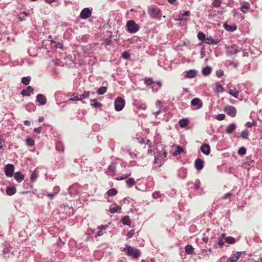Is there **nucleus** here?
<instances>
[{
  "label": "nucleus",
  "mask_w": 262,
  "mask_h": 262,
  "mask_svg": "<svg viewBox=\"0 0 262 262\" xmlns=\"http://www.w3.org/2000/svg\"><path fill=\"white\" fill-rule=\"evenodd\" d=\"M14 166L13 164H8L6 165L5 168V172L6 175L8 177H12L14 173Z\"/></svg>",
  "instance_id": "6"
},
{
  "label": "nucleus",
  "mask_w": 262,
  "mask_h": 262,
  "mask_svg": "<svg viewBox=\"0 0 262 262\" xmlns=\"http://www.w3.org/2000/svg\"><path fill=\"white\" fill-rule=\"evenodd\" d=\"M233 195V193H232L231 192H228L224 195V196L223 197V199L226 200V199H229Z\"/></svg>",
  "instance_id": "44"
},
{
  "label": "nucleus",
  "mask_w": 262,
  "mask_h": 262,
  "mask_svg": "<svg viewBox=\"0 0 262 262\" xmlns=\"http://www.w3.org/2000/svg\"><path fill=\"white\" fill-rule=\"evenodd\" d=\"M161 196V194L160 192H155L152 194V196L154 199H157Z\"/></svg>",
  "instance_id": "49"
},
{
  "label": "nucleus",
  "mask_w": 262,
  "mask_h": 262,
  "mask_svg": "<svg viewBox=\"0 0 262 262\" xmlns=\"http://www.w3.org/2000/svg\"><path fill=\"white\" fill-rule=\"evenodd\" d=\"M107 227H108L107 225L99 226L98 228V229H99V231L97 232L95 236L97 237V236H99L102 235L103 234V230L106 229Z\"/></svg>",
  "instance_id": "22"
},
{
  "label": "nucleus",
  "mask_w": 262,
  "mask_h": 262,
  "mask_svg": "<svg viewBox=\"0 0 262 262\" xmlns=\"http://www.w3.org/2000/svg\"><path fill=\"white\" fill-rule=\"evenodd\" d=\"M154 83L152 80L151 79V78H146L145 79V83L147 85H151V84H152Z\"/></svg>",
  "instance_id": "45"
},
{
  "label": "nucleus",
  "mask_w": 262,
  "mask_h": 262,
  "mask_svg": "<svg viewBox=\"0 0 262 262\" xmlns=\"http://www.w3.org/2000/svg\"><path fill=\"white\" fill-rule=\"evenodd\" d=\"M6 192L7 195H12L16 193V189L14 187H8Z\"/></svg>",
  "instance_id": "19"
},
{
  "label": "nucleus",
  "mask_w": 262,
  "mask_h": 262,
  "mask_svg": "<svg viewBox=\"0 0 262 262\" xmlns=\"http://www.w3.org/2000/svg\"><path fill=\"white\" fill-rule=\"evenodd\" d=\"M222 4L221 0H213L212 3V5L214 7H219Z\"/></svg>",
  "instance_id": "39"
},
{
  "label": "nucleus",
  "mask_w": 262,
  "mask_h": 262,
  "mask_svg": "<svg viewBox=\"0 0 262 262\" xmlns=\"http://www.w3.org/2000/svg\"><path fill=\"white\" fill-rule=\"evenodd\" d=\"M237 153L239 155L244 156L246 153V149L244 147H241L238 149Z\"/></svg>",
  "instance_id": "37"
},
{
  "label": "nucleus",
  "mask_w": 262,
  "mask_h": 262,
  "mask_svg": "<svg viewBox=\"0 0 262 262\" xmlns=\"http://www.w3.org/2000/svg\"><path fill=\"white\" fill-rule=\"evenodd\" d=\"M108 169H109L110 170H111V171H114V170H115V167H114V166H110L108 167Z\"/></svg>",
  "instance_id": "62"
},
{
  "label": "nucleus",
  "mask_w": 262,
  "mask_h": 262,
  "mask_svg": "<svg viewBox=\"0 0 262 262\" xmlns=\"http://www.w3.org/2000/svg\"><path fill=\"white\" fill-rule=\"evenodd\" d=\"M184 151V149L181 146L178 145L176 147V149L174 152V155H178Z\"/></svg>",
  "instance_id": "33"
},
{
  "label": "nucleus",
  "mask_w": 262,
  "mask_h": 262,
  "mask_svg": "<svg viewBox=\"0 0 262 262\" xmlns=\"http://www.w3.org/2000/svg\"><path fill=\"white\" fill-rule=\"evenodd\" d=\"M224 111L226 114L232 117L235 116L236 114V108L232 105H227L225 107Z\"/></svg>",
  "instance_id": "5"
},
{
  "label": "nucleus",
  "mask_w": 262,
  "mask_h": 262,
  "mask_svg": "<svg viewBox=\"0 0 262 262\" xmlns=\"http://www.w3.org/2000/svg\"><path fill=\"white\" fill-rule=\"evenodd\" d=\"M225 115L224 114H220L219 115H217L216 118L218 120H223V119H225Z\"/></svg>",
  "instance_id": "51"
},
{
  "label": "nucleus",
  "mask_w": 262,
  "mask_h": 262,
  "mask_svg": "<svg viewBox=\"0 0 262 262\" xmlns=\"http://www.w3.org/2000/svg\"><path fill=\"white\" fill-rule=\"evenodd\" d=\"M228 51L232 54H234L237 52V49L236 45H233L228 48Z\"/></svg>",
  "instance_id": "25"
},
{
  "label": "nucleus",
  "mask_w": 262,
  "mask_h": 262,
  "mask_svg": "<svg viewBox=\"0 0 262 262\" xmlns=\"http://www.w3.org/2000/svg\"><path fill=\"white\" fill-rule=\"evenodd\" d=\"M126 250L128 256H132L135 258H137L140 256L141 252L138 249H135L131 246H127Z\"/></svg>",
  "instance_id": "2"
},
{
  "label": "nucleus",
  "mask_w": 262,
  "mask_h": 262,
  "mask_svg": "<svg viewBox=\"0 0 262 262\" xmlns=\"http://www.w3.org/2000/svg\"><path fill=\"white\" fill-rule=\"evenodd\" d=\"M55 47H56V48L62 49L63 47L62 44L61 43L58 42L57 43H56Z\"/></svg>",
  "instance_id": "55"
},
{
  "label": "nucleus",
  "mask_w": 262,
  "mask_h": 262,
  "mask_svg": "<svg viewBox=\"0 0 262 262\" xmlns=\"http://www.w3.org/2000/svg\"><path fill=\"white\" fill-rule=\"evenodd\" d=\"M216 75L218 77H221L224 75V72L220 70L216 72Z\"/></svg>",
  "instance_id": "54"
},
{
  "label": "nucleus",
  "mask_w": 262,
  "mask_h": 262,
  "mask_svg": "<svg viewBox=\"0 0 262 262\" xmlns=\"http://www.w3.org/2000/svg\"><path fill=\"white\" fill-rule=\"evenodd\" d=\"M194 186L195 188H196V189L199 188L200 186V182H198L196 183H195Z\"/></svg>",
  "instance_id": "58"
},
{
  "label": "nucleus",
  "mask_w": 262,
  "mask_h": 262,
  "mask_svg": "<svg viewBox=\"0 0 262 262\" xmlns=\"http://www.w3.org/2000/svg\"><path fill=\"white\" fill-rule=\"evenodd\" d=\"M201 150L202 152L206 155H208L210 152V146L206 144H204L201 146Z\"/></svg>",
  "instance_id": "10"
},
{
  "label": "nucleus",
  "mask_w": 262,
  "mask_h": 262,
  "mask_svg": "<svg viewBox=\"0 0 262 262\" xmlns=\"http://www.w3.org/2000/svg\"><path fill=\"white\" fill-rule=\"evenodd\" d=\"M122 56L124 59H128L129 57H130V55L127 52H124L122 53Z\"/></svg>",
  "instance_id": "50"
},
{
  "label": "nucleus",
  "mask_w": 262,
  "mask_h": 262,
  "mask_svg": "<svg viewBox=\"0 0 262 262\" xmlns=\"http://www.w3.org/2000/svg\"><path fill=\"white\" fill-rule=\"evenodd\" d=\"M205 41L207 44L216 45L219 42V41L217 39H213L211 36H209L206 38Z\"/></svg>",
  "instance_id": "18"
},
{
  "label": "nucleus",
  "mask_w": 262,
  "mask_h": 262,
  "mask_svg": "<svg viewBox=\"0 0 262 262\" xmlns=\"http://www.w3.org/2000/svg\"><path fill=\"white\" fill-rule=\"evenodd\" d=\"M225 234L224 233H223L221 234V235L219 237L218 240V244L222 247L224 244V242L223 241V238L225 237Z\"/></svg>",
  "instance_id": "31"
},
{
  "label": "nucleus",
  "mask_w": 262,
  "mask_h": 262,
  "mask_svg": "<svg viewBox=\"0 0 262 262\" xmlns=\"http://www.w3.org/2000/svg\"><path fill=\"white\" fill-rule=\"evenodd\" d=\"M224 91V88L219 84L216 85V92L220 93Z\"/></svg>",
  "instance_id": "46"
},
{
  "label": "nucleus",
  "mask_w": 262,
  "mask_h": 262,
  "mask_svg": "<svg viewBox=\"0 0 262 262\" xmlns=\"http://www.w3.org/2000/svg\"><path fill=\"white\" fill-rule=\"evenodd\" d=\"M45 1H46L47 3H49V4H51V3H52L54 2H55V0H45Z\"/></svg>",
  "instance_id": "64"
},
{
  "label": "nucleus",
  "mask_w": 262,
  "mask_h": 262,
  "mask_svg": "<svg viewBox=\"0 0 262 262\" xmlns=\"http://www.w3.org/2000/svg\"><path fill=\"white\" fill-rule=\"evenodd\" d=\"M69 101H80L81 99L79 98L78 96H74L72 98H71L69 99Z\"/></svg>",
  "instance_id": "52"
},
{
  "label": "nucleus",
  "mask_w": 262,
  "mask_h": 262,
  "mask_svg": "<svg viewBox=\"0 0 262 262\" xmlns=\"http://www.w3.org/2000/svg\"><path fill=\"white\" fill-rule=\"evenodd\" d=\"M30 82V79L28 77H24L21 79V82L25 85H28Z\"/></svg>",
  "instance_id": "40"
},
{
  "label": "nucleus",
  "mask_w": 262,
  "mask_h": 262,
  "mask_svg": "<svg viewBox=\"0 0 262 262\" xmlns=\"http://www.w3.org/2000/svg\"><path fill=\"white\" fill-rule=\"evenodd\" d=\"M121 207L117 205L114 207L111 208L109 211L111 213H114L117 212L119 210H121Z\"/></svg>",
  "instance_id": "34"
},
{
  "label": "nucleus",
  "mask_w": 262,
  "mask_h": 262,
  "mask_svg": "<svg viewBox=\"0 0 262 262\" xmlns=\"http://www.w3.org/2000/svg\"><path fill=\"white\" fill-rule=\"evenodd\" d=\"M146 144L148 145L149 147H151V142H150V141L149 140H147L146 141Z\"/></svg>",
  "instance_id": "63"
},
{
  "label": "nucleus",
  "mask_w": 262,
  "mask_h": 262,
  "mask_svg": "<svg viewBox=\"0 0 262 262\" xmlns=\"http://www.w3.org/2000/svg\"><path fill=\"white\" fill-rule=\"evenodd\" d=\"M236 128V125L234 123L229 124L226 129V132L227 134H231Z\"/></svg>",
  "instance_id": "17"
},
{
  "label": "nucleus",
  "mask_w": 262,
  "mask_h": 262,
  "mask_svg": "<svg viewBox=\"0 0 262 262\" xmlns=\"http://www.w3.org/2000/svg\"><path fill=\"white\" fill-rule=\"evenodd\" d=\"M229 94L234 97V98H237L238 97L239 92L236 90L235 88L233 89H230L229 91Z\"/></svg>",
  "instance_id": "23"
},
{
  "label": "nucleus",
  "mask_w": 262,
  "mask_h": 262,
  "mask_svg": "<svg viewBox=\"0 0 262 262\" xmlns=\"http://www.w3.org/2000/svg\"><path fill=\"white\" fill-rule=\"evenodd\" d=\"M225 241L226 242L231 244H234L235 242V238L231 236L227 237L225 238Z\"/></svg>",
  "instance_id": "38"
},
{
  "label": "nucleus",
  "mask_w": 262,
  "mask_h": 262,
  "mask_svg": "<svg viewBox=\"0 0 262 262\" xmlns=\"http://www.w3.org/2000/svg\"><path fill=\"white\" fill-rule=\"evenodd\" d=\"M241 255V252H236L233 254L232 256L229 257L227 259V262H236L238 260Z\"/></svg>",
  "instance_id": "9"
},
{
  "label": "nucleus",
  "mask_w": 262,
  "mask_h": 262,
  "mask_svg": "<svg viewBox=\"0 0 262 262\" xmlns=\"http://www.w3.org/2000/svg\"><path fill=\"white\" fill-rule=\"evenodd\" d=\"M126 183L127 185L129 187L133 186L136 184V182L133 178H129L126 181Z\"/></svg>",
  "instance_id": "29"
},
{
  "label": "nucleus",
  "mask_w": 262,
  "mask_h": 262,
  "mask_svg": "<svg viewBox=\"0 0 262 262\" xmlns=\"http://www.w3.org/2000/svg\"><path fill=\"white\" fill-rule=\"evenodd\" d=\"M33 91V89L31 86H28L26 89L23 90L20 94L23 96H29L30 95V93Z\"/></svg>",
  "instance_id": "15"
},
{
  "label": "nucleus",
  "mask_w": 262,
  "mask_h": 262,
  "mask_svg": "<svg viewBox=\"0 0 262 262\" xmlns=\"http://www.w3.org/2000/svg\"><path fill=\"white\" fill-rule=\"evenodd\" d=\"M121 222L123 224L126 225H130V221L129 220V217L128 215L125 216L121 220Z\"/></svg>",
  "instance_id": "26"
},
{
  "label": "nucleus",
  "mask_w": 262,
  "mask_h": 262,
  "mask_svg": "<svg viewBox=\"0 0 262 262\" xmlns=\"http://www.w3.org/2000/svg\"><path fill=\"white\" fill-rule=\"evenodd\" d=\"M131 175V172H129L128 173H126V174H122V176H118L116 178V180H124L126 178H128L129 176H130Z\"/></svg>",
  "instance_id": "32"
},
{
  "label": "nucleus",
  "mask_w": 262,
  "mask_h": 262,
  "mask_svg": "<svg viewBox=\"0 0 262 262\" xmlns=\"http://www.w3.org/2000/svg\"><path fill=\"white\" fill-rule=\"evenodd\" d=\"M107 89L106 87L102 86L98 89L97 93L99 95H103L106 92Z\"/></svg>",
  "instance_id": "36"
},
{
  "label": "nucleus",
  "mask_w": 262,
  "mask_h": 262,
  "mask_svg": "<svg viewBox=\"0 0 262 262\" xmlns=\"http://www.w3.org/2000/svg\"><path fill=\"white\" fill-rule=\"evenodd\" d=\"M223 26L224 29L228 31L233 32L237 29V26L235 25H229L225 23Z\"/></svg>",
  "instance_id": "12"
},
{
  "label": "nucleus",
  "mask_w": 262,
  "mask_h": 262,
  "mask_svg": "<svg viewBox=\"0 0 262 262\" xmlns=\"http://www.w3.org/2000/svg\"><path fill=\"white\" fill-rule=\"evenodd\" d=\"M191 104L193 106H198V108H200L202 106V102L199 98H195L191 101Z\"/></svg>",
  "instance_id": "11"
},
{
  "label": "nucleus",
  "mask_w": 262,
  "mask_h": 262,
  "mask_svg": "<svg viewBox=\"0 0 262 262\" xmlns=\"http://www.w3.org/2000/svg\"><path fill=\"white\" fill-rule=\"evenodd\" d=\"M189 14H190V12L189 11H186L183 13V16H188Z\"/></svg>",
  "instance_id": "59"
},
{
  "label": "nucleus",
  "mask_w": 262,
  "mask_h": 262,
  "mask_svg": "<svg viewBox=\"0 0 262 262\" xmlns=\"http://www.w3.org/2000/svg\"><path fill=\"white\" fill-rule=\"evenodd\" d=\"M248 136H249V133H248V132L247 130H243L242 133H241V137L243 138V139H247L248 138Z\"/></svg>",
  "instance_id": "42"
},
{
  "label": "nucleus",
  "mask_w": 262,
  "mask_h": 262,
  "mask_svg": "<svg viewBox=\"0 0 262 262\" xmlns=\"http://www.w3.org/2000/svg\"><path fill=\"white\" fill-rule=\"evenodd\" d=\"M48 196H49V198L50 199H53V198L55 196V194H52V193H50V194H48Z\"/></svg>",
  "instance_id": "60"
},
{
  "label": "nucleus",
  "mask_w": 262,
  "mask_h": 262,
  "mask_svg": "<svg viewBox=\"0 0 262 262\" xmlns=\"http://www.w3.org/2000/svg\"><path fill=\"white\" fill-rule=\"evenodd\" d=\"M34 131L35 133H40V132H41V127H37V128H35L34 129Z\"/></svg>",
  "instance_id": "56"
},
{
  "label": "nucleus",
  "mask_w": 262,
  "mask_h": 262,
  "mask_svg": "<svg viewBox=\"0 0 262 262\" xmlns=\"http://www.w3.org/2000/svg\"><path fill=\"white\" fill-rule=\"evenodd\" d=\"M14 179L18 182H21L24 179V175L20 172H16L14 174Z\"/></svg>",
  "instance_id": "16"
},
{
  "label": "nucleus",
  "mask_w": 262,
  "mask_h": 262,
  "mask_svg": "<svg viewBox=\"0 0 262 262\" xmlns=\"http://www.w3.org/2000/svg\"><path fill=\"white\" fill-rule=\"evenodd\" d=\"M193 250L194 249L191 245H188L185 247V251L188 254H191Z\"/></svg>",
  "instance_id": "27"
},
{
  "label": "nucleus",
  "mask_w": 262,
  "mask_h": 262,
  "mask_svg": "<svg viewBox=\"0 0 262 262\" xmlns=\"http://www.w3.org/2000/svg\"><path fill=\"white\" fill-rule=\"evenodd\" d=\"M126 27L128 31L131 33H135L139 29L138 25L136 24V23L133 20H128L127 22Z\"/></svg>",
  "instance_id": "1"
},
{
  "label": "nucleus",
  "mask_w": 262,
  "mask_h": 262,
  "mask_svg": "<svg viewBox=\"0 0 262 262\" xmlns=\"http://www.w3.org/2000/svg\"><path fill=\"white\" fill-rule=\"evenodd\" d=\"M211 73V68L209 67H206L202 70V73L204 76H207Z\"/></svg>",
  "instance_id": "28"
},
{
  "label": "nucleus",
  "mask_w": 262,
  "mask_h": 262,
  "mask_svg": "<svg viewBox=\"0 0 262 262\" xmlns=\"http://www.w3.org/2000/svg\"><path fill=\"white\" fill-rule=\"evenodd\" d=\"M198 38L201 41H205L206 39V36L205 34L202 32H200L198 34Z\"/></svg>",
  "instance_id": "35"
},
{
  "label": "nucleus",
  "mask_w": 262,
  "mask_h": 262,
  "mask_svg": "<svg viewBox=\"0 0 262 262\" xmlns=\"http://www.w3.org/2000/svg\"><path fill=\"white\" fill-rule=\"evenodd\" d=\"M92 105H93V107L97 108L101 106L102 104L99 102H95L94 103L92 104Z\"/></svg>",
  "instance_id": "53"
},
{
  "label": "nucleus",
  "mask_w": 262,
  "mask_h": 262,
  "mask_svg": "<svg viewBox=\"0 0 262 262\" xmlns=\"http://www.w3.org/2000/svg\"><path fill=\"white\" fill-rule=\"evenodd\" d=\"M250 8V5L249 3H245L241 8V11L244 13H246L248 10Z\"/></svg>",
  "instance_id": "24"
},
{
  "label": "nucleus",
  "mask_w": 262,
  "mask_h": 262,
  "mask_svg": "<svg viewBox=\"0 0 262 262\" xmlns=\"http://www.w3.org/2000/svg\"><path fill=\"white\" fill-rule=\"evenodd\" d=\"M26 144L30 146H33L34 145V141L33 139L31 138H27L26 140Z\"/></svg>",
  "instance_id": "41"
},
{
  "label": "nucleus",
  "mask_w": 262,
  "mask_h": 262,
  "mask_svg": "<svg viewBox=\"0 0 262 262\" xmlns=\"http://www.w3.org/2000/svg\"><path fill=\"white\" fill-rule=\"evenodd\" d=\"M196 74V71L194 70H190L188 71L185 75V77L187 78H194Z\"/></svg>",
  "instance_id": "14"
},
{
  "label": "nucleus",
  "mask_w": 262,
  "mask_h": 262,
  "mask_svg": "<svg viewBox=\"0 0 262 262\" xmlns=\"http://www.w3.org/2000/svg\"><path fill=\"white\" fill-rule=\"evenodd\" d=\"M202 241L204 242V243H207L208 241V238L207 237H203L202 238Z\"/></svg>",
  "instance_id": "61"
},
{
  "label": "nucleus",
  "mask_w": 262,
  "mask_h": 262,
  "mask_svg": "<svg viewBox=\"0 0 262 262\" xmlns=\"http://www.w3.org/2000/svg\"><path fill=\"white\" fill-rule=\"evenodd\" d=\"M195 167L198 170L202 169L204 166V161L201 159H196L195 161Z\"/></svg>",
  "instance_id": "8"
},
{
  "label": "nucleus",
  "mask_w": 262,
  "mask_h": 262,
  "mask_svg": "<svg viewBox=\"0 0 262 262\" xmlns=\"http://www.w3.org/2000/svg\"><path fill=\"white\" fill-rule=\"evenodd\" d=\"M135 105L136 106L137 108L142 110H145L147 108V105L145 102H137L135 103Z\"/></svg>",
  "instance_id": "20"
},
{
  "label": "nucleus",
  "mask_w": 262,
  "mask_h": 262,
  "mask_svg": "<svg viewBox=\"0 0 262 262\" xmlns=\"http://www.w3.org/2000/svg\"><path fill=\"white\" fill-rule=\"evenodd\" d=\"M90 92L89 91L84 92V93L80 95V99H81V100L83 99H84L85 98H88L90 96Z\"/></svg>",
  "instance_id": "43"
},
{
  "label": "nucleus",
  "mask_w": 262,
  "mask_h": 262,
  "mask_svg": "<svg viewBox=\"0 0 262 262\" xmlns=\"http://www.w3.org/2000/svg\"><path fill=\"white\" fill-rule=\"evenodd\" d=\"M189 123V121L187 119H182L179 120V124L181 127H185Z\"/></svg>",
  "instance_id": "21"
},
{
  "label": "nucleus",
  "mask_w": 262,
  "mask_h": 262,
  "mask_svg": "<svg viewBox=\"0 0 262 262\" xmlns=\"http://www.w3.org/2000/svg\"><path fill=\"white\" fill-rule=\"evenodd\" d=\"M125 100L121 97H118L115 100V108L117 111H121L124 107Z\"/></svg>",
  "instance_id": "3"
},
{
  "label": "nucleus",
  "mask_w": 262,
  "mask_h": 262,
  "mask_svg": "<svg viewBox=\"0 0 262 262\" xmlns=\"http://www.w3.org/2000/svg\"><path fill=\"white\" fill-rule=\"evenodd\" d=\"M148 13L150 16L152 18H156L157 17L161 15V11L160 9L155 7H151L149 8Z\"/></svg>",
  "instance_id": "4"
},
{
  "label": "nucleus",
  "mask_w": 262,
  "mask_h": 262,
  "mask_svg": "<svg viewBox=\"0 0 262 262\" xmlns=\"http://www.w3.org/2000/svg\"><path fill=\"white\" fill-rule=\"evenodd\" d=\"M92 13L89 8H84L80 13V17L82 19H86L90 17Z\"/></svg>",
  "instance_id": "7"
},
{
  "label": "nucleus",
  "mask_w": 262,
  "mask_h": 262,
  "mask_svg": "<svg viewBox=\"0 0 262 262\" xmlns=\"http://www.w3.org/2000/svg\"><path fill=\"white\" fill-rule=\"evenodd\" d=\"M135 231L134 230H130L127 234V237L128 238H131L134 234Z\"/></svg>",
  "instance_id": "47"
},
{
  "label": "nucleus",
  "mask_w": 262,
  "mask_h": 262,
  "mask_svg": "<svg viewBox=\"0 0 262 262\" xmlns=\"http://www.w3.org/2000/svg\"><path fill=\"white\" fill-rule=\"evenodd\" d=\"M24 124L26 126H30V122L29 120H25L24 121Z\"/></svg>",
  "instance_id": "57"
},
{
  "label": "nucleus",
  "mask_w": 262,
  "mask_h": 262,
  "mask_svg": "<svg viewBox=\"0 0 262 262\" xmlns=\"http://www.w3.org/2000/svg\"><path fill=\"white\" fill-rule=\"evenodd\" d=\"M118 191L116 188H112L107 191V194L109 196H114L117 194Z\"/></svg>",
  "instance_id": "30"
},
{
  "label": "nucleus",
  "mask_w": 262,
  "mask_h": 262,
  "mask_svg": "<svg viewBox=\"0 0 262 262\" xmlns=\"http://www.w3.org/2000/svg\"><path fill=\"white\" fill-rule=\"evenodd\" d=\"M38 177V174L36 172H33L31 176V179L32 180H36Z\"/></svg>",
  "instance_id": "48"
},
{
  "label": "nucleus",
  "mask_w": 262,
  "mask_h": 262,
  "mask_svg": "<svg viewBox=\"0 0 262 262\" xmlns=\"http://www.w3.org/2000/svg\"><path fill=\"white\" fill-rule=\"evenodd\" d=\"M37 102H38L41 105H44L46 104L47 99L45 96L42 94H38L36 97Z\"/></svg>",
  "instance_id": "13"
}]
</instances>
